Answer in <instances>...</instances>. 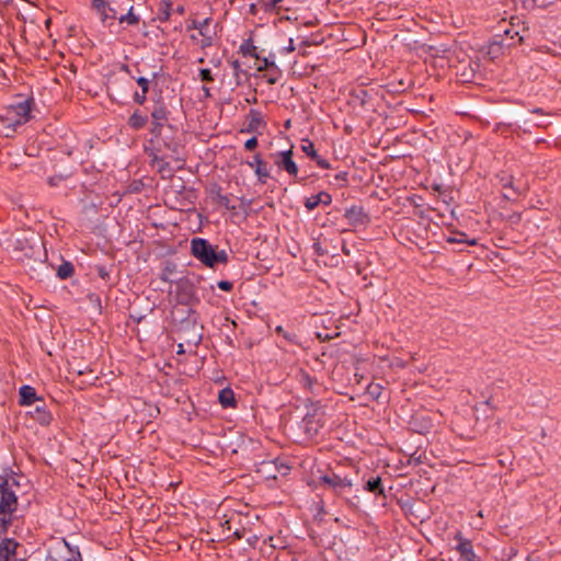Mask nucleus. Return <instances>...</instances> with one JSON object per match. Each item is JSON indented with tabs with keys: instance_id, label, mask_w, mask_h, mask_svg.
Returning a JSON list of instances; mask_svg holds the SVG:
<instances>
[{
	"instance_id": "obj_1",
	"label": "nucleus",
	"mask_w": 561,
	"mask_h": 561,
	"mask_svg": "<svg viewBox=\"0 0 561 561\" xmlns=\"http://www.w3.org/2000/svg\"><path fill=\"white\" fill-rule=\"evenodd\" d=\"M151 138L148 140L146 151L148 153H164L169 159L183 164L185 159L182 157L181 151L183 146L178 137V130L174 126L168 125L161 127L156 133H150ZM182 165L179 167L181 169Z\"/></svg>"
},
{
	"instance_id": "obj_2",
	"label": "nucleus",
	"mask_w": 561,
	"mask_h": 561,
	"mask_svg": "<svg viewBox=\"0 0 561 561\" xmlns=\"http://www.w3.org/2000/svg\"><path fill=\"white\" fill-rule=\"evenodd\" d=\"M192 255L207 267L214 268L218 264H227L229 256L225 250H218L217 247L203 238H193L191 241Z\"/></svg>"
},
{
	"instance_id": "obj_3",
	"label": "nucleus",
	"mask_w": 561,
	"mask_h": 561,
	"mask_svg": "<svg viewBox=\"0 0 561 561\" xmlns=\"http://www.w3.org/2000/svg\"><path fill=\"white\" fill-rule=\"evenodd\" d=\"M14 479L0 476V530L7 531L12 523V514L16 511L18 497L12 490Z\"/></svg>"
},
{
	"instance_id": "obj_4",
	"label": "nucleus",
	"mask_w": 561,
	"mask_h": 561,
	"mask_svg": "<svg viewBox=\"0 0 561 561\" xmlns=\"http://www.w3.org/2000/svg\"><path fill=\"white\" fill-rule=\"evenodd\" d=\"M33 100H24L16 104L11 105L7 110V114L4 121L7 122V126L15 130L18 126H22L31 119V111H32Z\"/></svg>"
},
{
	"instance_id": "obj_5",
	"label": "nucleus",
	"mask_w": 561,
	"mask_h": 561,
	"mask_svg": "<svg viewBox=\"0 0 561 561\" xmlns=\"http://www.w3.org/2000/svg\"><path fill=\"white\" fill-rule=\"evenodd\" d=\"M46 561H82V558L77 547H71L65 539H60L49 547Z\"/></svg>"
},
{
	"instance_id": "obj_6",
	"label": "nucleus",
	"mask_w": 561,
	"mask_h": 561,
	"mask_svg": "<svg viewBox=\"0 0 561 561\" xmlns=\"http://www.w3.org/2000/svg\"><path fill=\"white\" fill-rule=\"evenodd\" d=\"M501 32L503 34L494 35L493 41L491 42V45H490L489 54L496 55L501 51V49L504 46L510 47L511 45L514 44V43H507L506 42L507 39L514 41L515 37H518V39H517L518 43L522 42V39H523V37L519 35V31L516 30L514 26L507 27L506 23H504L501 26Z\"/></svg>"
},
{
	"instance_id": "obj_7",
	"label": "nucleus",
	"mask_w": 561,
	"mask_h": 561,
	"mask_svg": "<svg viewBox=\"0 0 561 561\" xmlns=\"http://www.w3.org/2000/svg\"><path fill=\"white\" fill-rule=\"evenodd\" d=\"M320 483L331 489L335 494L342 496L351 491L353 481L348 477H341L336 473L323 474L319 478Z\"/></svg>"
},
{
	"instance_id": "obj_8",
	"label": "nucleus",
	"mask_w": 561,
	"mask_h": 561,
	"mask_svg": "<svg viewBox=\"0 0 561 561\" xmlns=\"http://www.w3.org/2000/svg\"><path fill=\"white\" fill-rule=\"evenodd\" d=\"M271 157L273 158L274 163L279 169L285 170L291 176L298 175V167H297L296 162L293 160V150L291 149L272 153Z\"/></svg>"
},
{
	"instance_id": "obj_9",
	"label": "nucleus",
	"mask_w": 561,
	"mask_h": 561,
	"mask_svg": "<svg viewBox=\"0 0 561 561\" xmlns=\"http://www.w3.org/2000/svg\"><path fill=\"white\" fill-rule=\"evenodd\" d=\"M170 112L162 102H156L151 111L150 133L158 131L161 127L168 126Z\"/></svg>"
},
{
	"instance_id": "obj_10",
	"label": "nucleus",
	"mask_w": 561,
	"mask_h": 561,
	"mask_svg": "<svg viewBox=\"0 0 561 561\" xmlns=\"http://www.w3.org/2000/svg\"><path fill=\"white\" fill-rule=\"evenodd\" d=\"M344 217L353 228L366 227L370 222L369 215L362 206H351L345 210Z\"/></svg>"
},
{
	"instance_id": "obj_11",
	"label": "nucleus",
	"mask_w": 561,
	"mask_h": 561,
	"mask_svg": "<svg viewBox=\"0 0 561 561\" xmlns=\"http://www.w3.org/2000/svg\"><path fill=\"white\" fill-rule=\"evenodd\" d=\"M302 428L307 436L314 437L323 427V415L314 410L302 419Z\"/></svg>"
},
{
	"instance_id": "obj_12",
	"label": "nucleus",
	"mask_w": 561,
	"mask_h": 561,
	"mask_svg": "<svg viewBox=\"0 0 561 561\" xmlns=\"http://www.w3.org/2000/svg\"><path fill=\"white\" fill-rule=\"evenodd\" d=\"M455 539L458 541L456 550L460 553L462 561H479L473 550L472 542L469 539L463 538L461 533H457Z\"/></svg>"
},
{
	"instance_id": "obj_13",
	"label": "nucleus",
	"mask_w": 561,
	"mask_h": 561,
	"mask_svg": "<svg viewBox=\"0 0 561 561\" xmlns=\"http://www.w3.org/2000/svg\"><path fill=\"white\" fill-rule=\"evenodd\" d=\"M92 9L98 13L101 22L106 23L107 20L117 19V11L106 0H92Z\"/></svg>"
},
{
	"instance_id": "obj_14",
	"label": "nucleus",
	"mask_w": 561,
	"mask_h": 561,
	"mask_svg": "<svg viewBox=\"0 0 561 561\" xmlns=\"http://www.w3.org/2000/svg\"><path fill=\"white\" fill-rule=\"evenodd\" d=\"M210 18H206L203 21L194 20L190 25L188 30H198L201 36H203L202 46L208 47L213 44V34L210 33L208 26L210 24Z\"/></svg>"
},
{
	"instance_id": "obj_15",
	"label": "nucleus",
	"mask_w": 561,
	"mask_h": 561,
	"mask_svg": "<svg viewBox=\"0 0 561 561\" xmlns=\"http://www.w3.org/2000/svg\"><path fill=\"white\" fill-rule=\"evenodd\" d=\"M151 157L152 164L157 165L158 172L163 179H171L174 174V169L165 161L168 158L164 153H148Z\"/></svg>"
},
{
	"instance_id": "obj_16",
	"label": "nucleus",
	"mask_w": 561,
	"mask_h": 561,
	"mask_svg": "<svg viewBox=\"0 0 561 561\" xmlns=\"http://www.w3.org/2000/svg\"><path fill=\"white\" fill-rule=\"evenodd\" d=\"M248 164L254 169V172L257 176V181L261 183V184H265L267 179L270 178V171L267 169V164L265 161H263V159L261 158V154L260 153H256L254 157H253V161L251 162H248Z\"/></svg>"
},
{
	"instance_id": "obj_17",
	"label": "nucleus",
	"mask_w": 561,
	"mask_h": 561,
	"mask_svg": "<svg viewBox=\"0 0 561 561\" xmlns=\"http://www.w3.org/2000/svg\"><path fill=\"white\" fill-rule=\"evenodd\" d=\"M39 402L41 404L35 405L27 413L41 425H49L53 420L51 413L46 409V404L43 400Z\"/></svg>"
},
{
	"instance_id": "obj_18",
	"label": "nucleus",
	"mask_w": 561,
	"mask_h": 561,
	"mask_svg": "<svg viewBox=\"0 0 561 561\" xmlns=\"http://www.w3.org/2000/svg\"><path fill=\"white\" fill-rule=\"evenodd\" d=\"M19 543L14 539L0 541V561H16V548Z\"/></svg>"
},
{
	"instance_id": "obj_19",
	"label": "nucleus",
	"mask_w": 561,
	"mask_h": 561,
	"mask_svg": "<svg viewBox=\"0 0 561 561\" xmlns=\"http://www.w3.org/2000/svg\"><path fill=\"white\" fill-rule=\"evenodd\" d=\"M20 393V405H32L35 402L42 401L41 398L37 397L35 388L28 385H24L19 390Z\"/></svg>"
},
{
	"instance_id": "obj_20",
	"label": "nucleus",
	"mask_w": 561,
	"mask_h": 561,
	"mask_svg": "<svg viewBox=\"0 0 561 561\" xmlns=\"http://www.w3.org/2000/svg\"><path fill=\"white\" fill-rule=\"evenodd\" d=\"M332 203V196L328 192H320L317 195H312L305 201V207L308 210H313L320 204L330 205Z\"/></svg>"
},
{
	"instance_id": "obj_21",
	"label": "nucleus",
	"mask_w": 561,
	"mask_h": 561,
	"mask_svg": "<svg viewBox=\"0 0 561 561\" xmlns=\"http://www.w3.org/2000/svg\"><path fill=\"white\" fill-rule=\"evenodd\" d=\"M247 133H255L260 126L264 125L263 116L257 110L251 108L248 115Z\"/></svg>"
},
{
	"instance_id": "obj_22",
	"label": "nucleus",
	"mask_w": 561,
	"mask_h": 561,
	"mask_svg": "<svg viewBox=\"0 0 561 561\" xmlns=\"http://www.w3.org/2000/svg\"><path fill=\"white\" fill-rule=\"evenodd\" d=\"M210 194L211 198L220 206H224L228 210L236 209V206L230 204L229 197L221 193V188L218 185H214V187L210 191Z\"/></svg>"
},
{
	"instance_id": "obj_23",
	"label": "nucleus",
	"mask_w": 561,
	"mask_h": 561,
	"mask_svg": "<svg viewBox=\"0 0 561 561\" xmlns=\"http://www.w3.org/2000/svg\"><path fill=\"white\" fill-rule=\"evenodd\" d=\"M218 400L222 408L236 407L234 392L230 388L221 389L218 394Z\"/></svg>"
},
{
	"instance_id": "obj_24",
	"label": "nucleus",
	"mask_w": 561,
	"mask_h": 561,
	"mask_svg": "<svg viewBox=\"0 0 561 561\" xmlns=\"http://www.w3.org/2000/svg\"><path fill=\"white\" fill-rule=\"evenodd\" d=\"M364 490L367 492H370L375 495H383L385 496V490L382 486L381 478L380 477H374L367 480V482L364 485Z\"/></svg>"
},
{
	"instance_id": "obj_25",
	"label": "nucleus",
	"mask_w": 561,
	"mask_h": 561,
	"mask_svg": "<svg viewBox=\"0 0 561 561\" xmlns=\"http://www.w3.org/2000/svg\"><path fill=\"white\" fill-rule=\"evenodd\" d=\"M148 122V117L146 115H142L139 111H135L129 119H128V125L133 128V129H136V130H139L141 129L142 127H145V125L147 124Z\"/></svg>"
},
{
	"instance_id": "obj_26",
	"label": "nucleus",
	"mask_w": 561,
	"mask_h": 561,
	"mask_svg": "<svg viewBox=\"0 0 561 561\" xmlns=\"http://www.w3.org/2000/svg\"><path fill=\"white\" fill-rule=\"evenodd\" d=\"M75 273L73 265L70 262H64L57 268V276L60 279H67L71 277Z\"/></svg>"
},
{
	"instance_id": "obj_27",
	"label": "nucleus",
	"mask_w": 561,
	"mask_h": 561,
	"mask_svg": "<svg viewBox=\"0 0 561 561\" xmlns=\"http://www.w3.org/2000/svg\"><path fill=\"white\" fill-rule=\"evenodd\" d=\"M119 23H126L127 25H137L139 23V16L134 13V7L131 5L128 9L126 14H123L117 18Z\"/></svg>"
},
{
	"instance_id": "obj_28",
	"label": "nucleus",
	"mask_w": 561,
	"mask_h": 561,
	"mask_svg": "<svg viewBox=\"0 0 561 561\" xmlns=\"http://www.w3.org/2000/svg\"><path fill=\"white\" fill-rule=\"evenodd\" d=\"M162 8L160 9V21H168L171 15L172 1L161 0Z\"/></svg>"
},
{
	"instance_id": "obj_29",
	"label": "nucleus",
	"mask_w": 561,
	"mask_h": 561,
	"mask_svg": "<svg viewBox=\"0 0 561 561\" xmlns=\"http://www.w3.org/2000/svg\"><path fill=\"white\" fill-rule=\"evenodd\" d=\"M240 50L244 56H250L260 59L256 54V47L251 42H245L240 46Z\"/></svg>"
},
{
	"instance_id": "obj_30",
	"label": "nucleus",
	"mask_w": 561,
	"mask_h": 561,
	"mask_svg": "<svg viewBox=\"0 0 561 561\" xmlns=\"http://www.w3.org/2000/svg\"><path fill=\"white\" fill-rule=\"evenodd\" d=\"M301 150L308 156L310 157L312 160L314 158H318V153L314 149V145L313 142H311L310 140L306 139L304 140V144L301 145Z\"/></svg>"
},
{
	"instance_id": "obj_31",
	"label": "nucleus",
	"mask_w": 561,
	"mask_h": 561,
	"mask_svg": "<svg viewBox=\"0 0 561 561\" xmlns=\"http://www.w3.org/2000/svg\"><path fill=\"white\" fill-rule=\"evenodd\" d=\"M275 331L280 334L285 340L290 343H297V335L295 333H290L284 330L282 325L276 327Z\"/></svg>"
},
{
	"instance_id": "obj_32",
	"label": "nucleus",
	"mask_w": 561,
	"mask_h": 561,
	"mask_svg": "<svg viewBox=\"0 0 561 561\" xmlns=\"http://www.w3.org/2000/svg\"><path fill=\"white\" fill-rule=\"evenodd\" d=\"M192 297H193L192 287L187 285L182 289L181 301L188 304L191 301Z\"/></svg>"
},
{
	"instance_id": "obj_33",
	"label": "nucleus",
	"mask_w": 561,
	"mask_h": 561,
	"mask_svg": "<svg viewBox=\"0 0 561 561\" xmlns=\"http://www.w3.org/2000/svg\"><path fill=\"white\" fill-rule=\"evenodd\" d=\"M199 78L204 82H213L214 81L211 71L208 68H203L199 70Z\"/></svg>"
},
{
	"instance_id": "obj_34",
	"label": "nucleus",
	"mask_w": 561,
	"mask_h": 561,
	"mask_svg": "<svg viewBox=\"0 0 561 561\" xmlns=\"http://www.w3.org/2000/svg\"><path fill=\"white\" fill-rule=\"evenodd\" d=\"M136 82L140 87L141 92L148 93L149 84H150V80L149 79H147L145 77H138V78H136Z\"/></svg>"
},
{
	"instance_id": "obj_35",
	"label": "nucleus",
	"mask_w": 561,
	"mask_h": 561,
	"mask_svg": "<svg viewBox=\"0 0 561 561\" xmlns=\"http://www.w3.org/2000/svg\"><path fill=\"white\" fill-rule=\"evenodd\" d=\"M283 0H268L264 3V10L266 12H272L277 9V4L280 3Z\"/></svg>"
},
{
	"instance_id": "obj_36",
	"label": "nucleus",
	"mask_w": 561,
	"mask_h": 561,
	"mask_svg": "<svg viewBox=\"0 0 561 561\" xmlns=\"http://www.w3.org/2000/svg\"><path fill=\"white\" fill-rule=\"evenodd\" d=\"M447 242L448 243H467V244H470V245H473L477 243L476 239H472V240H465L462 238H454V237H450L447 239Z\"/></svg>"
},
{
	"instance_id": "obj_37",
	"label": "nucleus",
	"mask_w": 561,
	"mask_h": 561,
	"mask_svg": "<svg viewBox=\"0 0 561 561\" xmlns=\"http://www.w3.org/2000/svg\"><path fill=\"white\" fill-rule=\"evenodd\" d=\"M275 62L274 61H271L268 58H263L262 59V65L259 66L257 70L259 71H263V70H266L268 68H275Z\"/></svg>"
},
{
	"instance_id": "obj_38",
	"label": "nucleus",
	"mask_w": 561,
	"mask_h": 561,
	"mask_svg": "<svg viewBox=\"0 0 561 561\" xmlns=\"http://www.w3.org/2000/svg\"><path fill=\"white\" fill-rule=\"evenodd\" d=\"M347 175H348V173L345 171L339 172L337 174H335V180L339 183H341V186H346L347 185Z\"/></svg>"
},
{
	"instance_id": "obj_39",
	"label": "nucleus",
	"mask_w": 561,
	"mask_h": 561,
	"mask_svg": "<svg viewBox=\"0 0 561 561\" xmlns=\"http://www.w3.org/2000/svg\"><path fill=\"white\" fill-rule=\"evenodd\" d=\"M147 100V93H144V92H135L134 93V101L139 104V105H142Z\"/></svg>"
},
{
	"instance_id": "obj_40",
	"label": "nucleus",
	"mask_w": 561,
	"mask_h": 561,
	"mask_svg": "<svg viewBox=\"0 0 561 561\" xmlns=\"http://www.w3.org/2000/svg\"><path fill=\"white\" fill-rule=\"evenodd\" d=\"M217 286L225 291H230L233 288V284L229 280H219Z\"/></svg>"
},
{
	"instance_id": "obj_41",
	"label": "nucleus",
	"mask_w": 561,
	"mask_h": 561,
	"mask_svg": "<svg viewBox=\"0 0 561 561\" xmlns=\"http://www.w3.org/2000/svg\"><path fill=\"white\" fill-rule=\"evenodd\" d=\"M313 161L317 163L318 167H320L322 169L331 168L330 163L325 159L321 158L319 154H318V158L313 159Z\"/></svg>"
},
{
	"instance_id": "obj_42",
	"label": "nucleus",
	"mask_w": 561,
	"mask_h": 561,
	"mask_svg": "<svg viewBox=\"0 0 561 561\" xmlns=\"http://www.w3.org/2000/svg\"><path fill=\"white\" fill-rule=\"evenodd\" d=\"M256 146H257V139H256V137H251V138H250V139H248V140L245 141V144H244V148H245L247 150H253V149H255V148H256Z\"/></svg>"
},
{
	"instance_id": "obj_43",
	"label": "nucleus",
	"mask_w": 561,
	"mask_h": 561,
	"mask_svg": "<svg viewBox=\"0 0 561 561\" xmlns=\"http://www.w3.org/2000/svg\"><path fill=\"white\" fill-rule=\"evenodd\" d=\"M302 380H304V382H305V385H306V386H308L309 388H311V387H312L313 379H312L309 375L305 374V375L302 376Z\"/></svg>"
},
{
	"instance_id": "obj_44",
	"label": "nucleus",
	"mask_w": 561,
	"mask_h": 561,
	"mask_svg": "<svg viewBox=\"0 0 561 561\" xmlns=\"http://www.w3.org/2000/svg\"><path fill=\"white\" fill-rule=\"evenodd\" d=\"M295 49H296V47L294 46V41L290 38L289 39V45L284 48V51L286 54H289V53H293Z\"/></svg>"
},
{
	"instance_id": "obj_45",
	"label": "nucleus",
	"mask_w": 561,
	"mask_h": 561,
	"mask_svg": "<svg viewBox=\"0 0 561 561\" xmlns=\"http://www.w3.org/2000/svg\"><path fill=\"white\" fill-rule=\"evenodd\" d=\"M240 201H241V204H242V206H243L244 211H247V209H248V208L250 207V205H251V199H247V198H244V197H241V198H240Z\"/></svg>"
},
{
	"instance_id": "obj_46",
	"label": "nucleus",
	"mask_w": 561,
	"mask_h": 561,
	"mask_svg": "<svg viewBox=\"0 0 561 561\" xmlns=\"http://www.w3.org/2000/svg\"><path fill=\"white\" fill-rule=\"evenodd\" d=\"M421 462H422V460H421V456H417V457H416V456H415V454H414V455H412V456L410 457V459H409V463H415V465H416V463H421Z\"/></svg>"
},
{
	"instance_id": "obj_47",
	"label": "nucleus",
	"mask_w": 561,
	"mask_h": 561,
	"mask_svg": "<svg viewBox=\"0 0 561 561\" xmlns=\"http://www.w3.org/2000/svg\"><path fill=\"white\" fill-rule=\"evenodd\" d=\"M99 275L102 277V278H106L108 277V273L106 272V270L104 267H100L99 268Z\"/></svg>"
},
{
	"instance_id": "obj_48",
	"label": "nucleus",
	"mask_w": 561,
	"mask_h": 561,
	"mask_svg": "<svg viewBox=\"0 0 561 561\" xmlns=\"http://www.w3.org/2000/svg\"><path fill=\"white\" fill-rule=\"evenodd\" d=\"M173 270H174V264H170V263H169V264L165 266V268H164V271H163V272H165V273H168V274H169V273H172V271H173Z\"/></svg>"
},
{
	"instance_id": "obj_49",
	"label": "nucleus",
	"mask_w": 561,
	"mask_h": 561,
	"mask_svg": "<svg viewBox=\"0 0 561 561\" xmlns=\"http://www.w3.org/2000/svg\"><path fill=\"white\" fill-rule=\"evenodd\" d=\"M203 92H204V95H205L206 98H209V96H210V90H209V88H207V87H205V85H204V87H203Z\"/></svg>"
},
{
	"instance_id": "obj_50",
	"label": "nucleus",
	"mask_w": 561,
	"mask_h": 561,
	"mask_svg": "<svg viewBox=\"0 0 561 561\" xmlns=\"http://www.w3.org/2000/svg\"><path fill=\"white\" fill-rule=\"evenodd\" d=\"M160 278H161V280H163V282H171V280L169 279L168 273H165V272H163V273H162V275H161V277H160Z\"/></svg>"
},
{
	"instance_id": "obj_51",
	"label": "nucleus",
	"mask_w": 561,
	"mask_h": 561,
	"mask_svg": "<svg viewBox=\"0 0 561 561\" xmlns=\"http://www.w3.org/2000/svg\"><path fill=\"white\" fill-rule=\"evenodd\" d=\"M314 249H316V252L320 255H322L323 253L321 252V248L318 243L314 244Z\"/></svg>"
},
{
	"instance_id": "obj_52",
	"label": "nucleus",
	"mask_w": 561,
	"mask_h": 561,
	"mask_svg": "<svg viewBox=\"0 0 561 561\" xmlns=\"http://www.w3.org/2000/svg\"><path fill=\"white\" fill-rule=\"evenodd\" d=\"M176 12H178L179 14H183V13H184V7H183V5L178 7V8H176Z\"/></svg>"
},
{
	"instance_id": "obj_53",
	"label": "nucleus",
	"mask_w": 561,
	"mask_h": 561,
	"mask_svg": "<svg viewBox=\"0 0 561 561\" xmlns=\"http://www.w3.org/2000/svg\"><path fill=\"white\" fill-rule=\"evenodd\" d=\"M342 252H343L345 255H350V253H351V252H350V250H348L345 245H343V247H342Z\"/></svg>"
},
{
	"instance_id": "obj_54",
	"label": "nucleus",
	"mask_w": 561,
	"mask_h": 561,
	"mask_svg": "<svg viewBox=\"0 0 561 561\" xmlns=\"http://www.w3.org/2000/svg\"><path fill=\"white\" fill-rule=\"evenodd\" d=\"M232 66H233V68L237 70V69H239L240 64H239V61H238V60H234V61H233V64H232Z\"/></svg>"
},
{
	"instance_id": "obj_55",
	"label": "nucleus",
	"mask_w": 561,
	"mask_h": 561,
	"mask_svg": "<svg viewBox=\"0 0 561 561\" xmlns=\"http://www.w3.org/2000/svg\"><path fill=\"white\" fill-rule=\"evenodd\" d=\"M48 183H49V185H51V186L56 185V182H55L54 178H49V179H48Z\"/></svg>"
},
{
	"instance_id": "obj_56",
	"label": "nucleus",
	"mask_w": 561,
	"mask_h": 561,
	"mask_svg": "<svg viewBox=\"0 0 561 561\" xmlns=\"http://www.w3.org/2000/svg\"><path fill=\"white\" fill-rule=\"evenodd\" d=\"M233 535L239 539L242 537V534L239 530H236Z\"/></svg>"
},
{
	"instance_id": "obj_57",
	"label": "nucleus",
	"mask_w": 561,
	"mask_h": 561,
	"mask_svg": "<svg viewBox=\"0 0 561 561\" xmlns=\"http://www.w3.org/2000/svg\"><path fill=\"white\" fill-rule=\"evenodd\" d=\"M301 45L307 47V46H310V45H311V43H310L309 41H307V39H306V41H304V42L301 43Z\"/></svg>"
},
{
	"instance_id": "obj_58",
	"label": "nucleus",
	"mask_w": 561,
	"mask_h": 561,
	"mask_svg": "<svg viewBox=\"0 0 561 561\" xmlns=\"http://www.w3.org/2000/svg\"><path fill=\"white\" fill-rule=\"evenodd\" d=\"M122 70L126 71V72H129V68L127 65H123L122 66Z\"/></svg>"
},
{
	"instance_id": "obj_59",
	"label": "nucleus",
	"mask_w": 561,
	"mask_h": 561,
	"mask_svg": "<svg viewBox=\"0 0 561 561\" xmlns=\"http://www.w3.org/2000/svg\"><path fill=\"white\" fill-rule=\"evenodd\" d=\"M531 112L533 113H542V110L541 108H534Z\"/></svg>"
},
{
	"instance_id": "obj_60",
	"label": "nucleus",
	"mask_w": 561,
	"mask_h": 561,
	"mask_svg": "<svg viewBox=\"0 0 561 561\" xmlns=\"http://www.w3.org/2000/svg\"><path fill=\"white\" fill-rule=\"evenodd\" d=\"M268 83H275V80L274 79H268Z\"/></svg>"
},
{
	"instance_id": "obj_61",
	"label": "nucleus",
	"mask_w": 561,
	"mask_h": 561,
	"mask_svg": "<svg viewBox=\"0 0 561 561\" xmlns=\"http://www.w3.org/2000/svg\"><path fill=\"white\" fill-rule=\"evenodd\" d=\"M360 93H362L364 96H366V95H367V92H366V91H364V90H362V91H360Z\"/></svg>"
},
{
	"instance_id": "obj_62",
	"label": "nucleus",
	"mask_w": 561,
	"mask_h": 561,
	"mask_svg": "<svg viewBox=\"0 0 561 561\" xmlns=\"http://www.w3.org/2000/svg\"><path fill=\"white\" fill-rule=\"evenodd\" d=\"M157 76H158V73H156V72H154V73H152V79H156V78H157Z\"/></svg>"
},
{
	"instance_id": "obj_63",
	"label": "nucleus",
	"mask_w": 561,
	"mask_h": 561,
	"mask_svg": "<svg viewBox=\"0 0 561 561\" xmlns=\"http://www.w3.org/2000/svg\"><path fill=\"white\" fill-rule=\"evenodd\" d=\"M291 561H298L297 559H293Z\"/></svg>"
}]
</instances>
